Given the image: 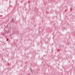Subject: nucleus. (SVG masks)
Instances as JSON below:
<instances>
[{"label":"nucleus","mask_w":75,"mask_h":75,"mask_svg":"<svg viewBox=\"0 0 75 75\" xmlns=\"http://www.w3.org/2000/svg\"><path fill=\"white\" fill-rule=\"evenodd\" d=\"M6 28H5L4 29V31H3V33H1V34L2 35H3L4 36H5L6 35V33L7 32H6V30H5Z\"/></svg>","instance_id":"obj_1"},{"label":"nucleus","mask_w":75,"mask_h":75,"mask_svg":"<svg viewBox=\"0 0 75 75\" xmlns=\"http://www.w3.org/2000/svg\"><path fill=\"white\" fill-rule=\"evenodd\" d=\"M10 22L11 23H14V21H13V19H12L11 20V21Z\"/></svg>","instance_id":"obj_2"},{"label":"nucleus","mask_w":75,"mask_h":75,"mask_svg":"<svg viewBox=\"0 0 75 75\" xmlns=\"http://www.w3.org/2000/svg\"><path fill=\"white\" fill-rule=\"evenodd\" d=\"M8 34H9L10 33V30H8L7 32Z\"/></svg>","instance_id":"obj_3"},{"label":"nucleus","mask_w":75,"mask_h":75,"mask_svg":"<svg viewBox=\"0 0 75 75\" xmlns=\"http://www.w3.org/2000/svg\"><path fill=\"white\" fill-rule=\"evenodd\" d=\"M51 52H52H52H53V48H52V49Z\"/></svg>","instance_id":"obj_4"},{"label":"nucleus","mask_w":75,"mask_h":75,"mask_svg":"<svg viewBox=\"0 0 75 75\" xmlns=\"http://www.w3.org/2000/svg\"><path fill=\"white\" fill-rule=\"evenodd\" d=\"M30 71L31 72H32V70L31 69V68L30 69Z\"/></svg>","instance_id":"obj_5"},{"label":"nucleus","mask_w":75,"mask_h":75,"mask_svg":"<svg viewBox=\"0 0 75 75\" xmlns=\"http://www.w3.org/2000/svg\"><path fill=\"white\" fill-rule=\"evenodd\" d=\"M28 75H30V73H29L28 74Z\"/></svg>","instance_id":"obj_6"},{"label":"nucleus","mask_w":75,"mask_h":75,"mask_svg":"<svg viewBox=\"0 0 75 75\" xmlns=\"http://www.w3.org/2000/svg\"><path fill=\"white\" fill-rule=\"evenodd\" d=\"M74 15H73V17H74Z\"/></svg>","instance_id":"obj_7"},{"label":"nucleus","mask_w":75,"mask_h":75,"mask_svg":"<svg viewBox=\"0 0 75 75\" xmlns=\"http://www.w3.org/2000/svg\"><path fill=\"white\" fill-rule=\"evenodd\" d=\"M10 36H11V34H10Z\"/></svg>","instance_id":"obj_8"},{"label":"nucleus","mask_w":75,"mask_h":75,"mask_svg":"<svg viewBox=\"0 0 75 75\" xmlns=\"http://www.w3.org/2000/svg\"><path fill=\"white\" fill-rule=\"evenodd\" d=\"M69 63H70V61L69 62Z\"/></svg>","instance_id":"obj_9"},{"label":"nucleus","mask_w":75,"mask_h":75,"mask_svg":"<svg viewBox=\"0 0 75 75\" xmlns=\"http://www.w3.org/2000/svg\"><path fill=\"white\" fill-rule=\"evenodd\" d=\"M11 38V39H12V38Z\"/></svg>","instance_id":"obj_10"}]
</instances>
